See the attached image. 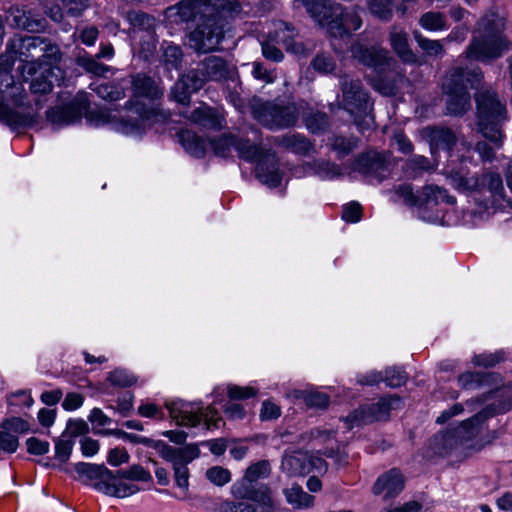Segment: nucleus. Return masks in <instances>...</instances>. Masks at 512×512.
<instances>
[{
  "label": "nucleus",
  "mask_w": 512,
  "mask_h": 512,
  "mask_svg": "<svg viewBox=\"0 0 512 512\" xmlns=\"http://www.w3.org/2000/svg\"><path fill=\"white\" fill-rule=\"evenodd\" d=\"M89 99L85 92H80L73 101L63 107H56L47 111V119L59 126L70 125L78 122L83 113L86 119L94 126H110L111 129L130 136L141 135L148 125L152 112L139 101L128 102L125 115L112 113L106 108L87 111Z\"/></svg>",
  "instance_id": "1"
},
{
  "label": "nucleus",
  "mask_w": 512,
  "mask_h": 512,
  "mask_svg": "<svg viewBox=\"0 0 512 512\" xmlns=\"http://www.w3.org/2000/svg\"><path fill=\"white\" fill-rule=\"evenodd\" d=\"M352 35L332 34L331 44L338 52L349 50L355 59L374 69L376 77L372 85L375 90L385 96L395 95L406 81L402 68L388 55V51L356 42Z\"/></svg>",
  "instance_id": "2"
},
{
  "label": "nucleus",
  "mask_w": 512,
  "mask_h": 512,
  "mask_svg": "<svg viewBox=\"0 0 512 512\" xmlns=\"http://www.w3.org/2000/svg\"><path fill=\"white\" fill-rule=\"evenodd\" d=\"M483 78L480 68L464 69L453 67L445 76L442 89L446 95V112L449 115H463L471 108L469 88L476 89Z\"/></svg>",
  "instance_id": "3"
},
{
  "label": "nucleus",
  "mask_w": 512,
  "mask_h": 512,
  "mask_svg": "<svg viewBox=\"0 0 512 512\" xmlns=\"http://www.w3.org/2000/svg\"><path fill=\"white\" fill-rule=\"evenodd\" d=\"M339 85L341 90L339 106L354 117L360 132L370 130L374 124L371 115L372 103L361 81L349 75H343L340 77Z\"/></svg>",
  "instance_id": "4"
},
{
  "label": "nucleus",
  "mask_w": 512,
  "mask_h": 512,
  "mask_svg": "<svg viewBox=\"0 0 512 512\" xmlns=\"http://www.w3.org/2000/svg\"><path fill=\"white\" fill-rule=\"evenodd\" d=\"M311 17L320 28L351 32L360 29L362 20L355 10L344 9L339 4H331L328 0H302Z\"/></svg>",
  "instance_id": "5"
},
{
  "label": "nucleus",
  "mask_w": 512,
  "mask_h": 512,
  "mask_svg": "<svg viewBox=\"0 0 512 512\" xmlns=\"http://www.w3.org/2000/svg\"><path fill=\"white\" fill-rule=\"evenodd\" d=\"M475 101L479 131L486 139L500 145L503 138L501 126L507 119L505 104L491 90L477 93Z\"/></svg>",
  "instance_id": "6"
},
{
  "label": "nucleus",
  "mask_w": 512,
  "mask_h": 512,
  "mask_svg": "<svg viewBox=\"0 0 512 512\" xmlns=\"http://www.w3.org/2000/svg\"><path fill=\"white\" fill-rule=\"evenodd\" d=\"M166 407L169 410L170 416L179 425L195 427L204 420L207 429H210L212 427H219L221 422V417L215 408L211 406L203 408L201 403L177 400L167 402Z\"/></svg>",
  "instance_id": "7"
},
{
  "label": "nucleus",
  "mask_w": 512,
  "mask_h": 512,
  "mask_svg": "<svg viewBox=\"0 0 512 512\" xmlns=\"http://www.w3.org/2000/svg\"><path fill=\"white\" fill-rule=\"evenodd\" d=\"M252 115L260 124L272 130L293 126L298 120L294 105L280 106L271 102L255 101Z\"/></svg>",
  "instance_id": "8"
},
{
  "label": "nucleus",
  "mask_w": 512,
  "mask_h": 512,
  "mask_svg": "<svg viewBox=\"0 0 512 512\" xmlns=\"http://www.w3.org/2000/svg\"><path fill=\"white\" fill-rule=\"evenodd\" d=\"M511 43L502 34H478L466 50V58L488 62L508 51Z\"/></svg>",
  "instance_id": "9"
},
{
  "label": "nucleus",
  "mask_w": 512,
  "mask_h": 512,
  "mask_svg": "<svg viewBox=\"0 0 512 512\" xmlns=\"http://www.w3.org/2000/svg\"><path fill=\"white\" fill-rule=\"evenodd\" d=\"M400 405L401 399L395 395L383 397L376 403L360 406L347 416L346 421L349 427L352 428L374 421L387 420L390 416V411L398 409Z\"/></svg>",
  "instance_id": "10"
},
{
  "label": "nucleus",
  "mask_w": 512,
  "mask_h": 512,
  "mask_svg": "<svg viewBox=\"0 0 512 512\" xmlns=\"http://www.w3.org/2000/svg\"><path fill=\"white\" fill-rule=\"evenodd\" d=\"M200 450L195 444H188L184 447L175 448L169 445V451L161 457L172 463L176 485L181 489H187L189 482V470L187 464L196 459Z\"/></svg>",
  "instance_id": "11"
},
{
  "label": "nucleus",
  "mask_w": 512,
  "mask_h": 512,
  "mask_svg": "<svg viewBox=\"0 0 512 512\" xmlns=\"http://www.w3.org/2000/svg\"><path fill=\"white\" fill-rule=\"evenodd\" d=\"M0 122L11 130H17L31 126L35 122L34 114L23 105L11 107L0 96Z\"/></svg>",
  "instance_id": "12"
},
{
  "label": "nucleus",
  "mask_w": 512,
  "mask_h": 512,
  "mask_svg": "<svg viewBox=\"0 0 512 512\" xmlns=\"http://www.w3.org/2000/svg\"><path fill=\"white\" fill-rule=\"evenodd\" d=\"M354 169L380 182L389 173V162L382 154L369 152L356 159Z\"/></svg>",
  "instance_id": "13"
},
{
  "label": "nucleus",
  "mask_w": 512,
  "mask_h": 512,
  "mask_svg": "<svg viewBox=\"0 0 512 512\" xmlns=\"http://www.w3.org/2000/svg\"><path fill=\"white\" fill-rule=\"evenodd\" d=\"M204 84L205 79L200 77L199 71L190 70L174 84L171 89V96L177 103L188 105L191 94L200 90Z\"/></svg>",
  "instance_id": "14"
},
{
  "label": "nucleus",
  "mask_w": 512,
  "mask_h": 512,
  "mask_svg": "<svg viewBox=\"0 0 512 512\" xmlns=\"http://www.w3.org/2000/svg\"><path fill=\"white\" fill-rule=\"evenodd\" d=\"M446 178L449 184L460 193H478L480 175L470 174L464 167L448 170Z\"/></svg>",
  "instance_id": "15"
},
{
  "label": "nucleus",
  "mask_w": 512,
  "mask_h": 512,
  "mask_svg": "<svg viewBox=\"0 0 512 512\" xmlns=\"http://www.w3.org/2000/svg\"><path fill=\"white\" fill-rule=\"evenodd\" d=\"M404 488L403 475L397 469L381 475L374 484L373 492L375 495H382L385 499L395 497Z\"/></svg>",
  "instance_id": "16"
},
{
  "label": "nucleus",
  "mask_w": 512,
  "mask_h": 512,
  "mask_svg": "<svg viewBox=\"0 0 512 512\" xmlns=\"http://www.w3.org/2000/svg\"><path fill=\"white\" fill-rule=\"evenodd\" d=\"M311 461L306 452L301 450L285 452L281 470L289 477L303 476L310 472Z\"/></svg>",
  "instance_id": "17"
},
{
  "label": "nucleus",
  "mask_w": 512,
  "mask_h": 512,
  "mask_svg": "<svg viewBox=\"0 0 512 512\" xmlns=\"http://www.w3.org/2000/svg\"><path fill=\"white\" fill-rule=\"evenodd\" d=\"M256 177L269 187H277L281 183L282 173L274 153H267L260 159L256 167Z\"/></svg>",
  "instance_id": "18"
},
{
  "label": "nucleus",
  "mask_w": 512,
  "mask_h": 512,
  "mask_svg": "<svg viewBox=\"0 0 512 512\" xmlns=\"http://www.w3.org/2000/svg\"><path fill=\"white\" fill-rule=\"evenodd\" d=\"M422 137L429 142L432 153L436 149L450 150L457 141L454 132L445 127H425Z\"/></svg>",
  "instance_id": "19"
},
{
  "label": "nucleus",
  "mask_w": 512,
  "mask_h": 512,
  "mask_svg": "<svg viewBox=\"0 0 512 512\" xmlns=\"http://www.w3.org/2000/svg\"><path fill=\"white\" fill-rule=\"evenodd\" d=\"M76 472L85 478V482L98 491V486L108 484L113 479V471L104 465L80 462L75 465Z\"/></svg>",
  "instance_id": "20"
},
{
  "label": "nucleus",
  "mask_w": 512,
  "mask_h": 512,
  "mask_svg": "<svg viewBox=\"0 0 512 512\" xmlns=\"http://www.w3.org/2000/svg\"><path fill=\"white\" fill-rule=\"evenodd\" d=\"M491 414L482 411L472 418L464 421L461 426L453 429L455 433H457V438L459 439V443L462 447L465 448H475V445L470 443L472 440L476 438L481 430V424L487 419Z\"/></svg>",
  "instance_id": "21"
},
{
  "label": "nucleus",
  "mask_w": 512,
  "mask_h": 512,
  "mask_svg": "<svg viewBox=\"0 0 512 512\" xmlns=\"http://www.w3.org/2000/svg\"><path fill=\"white\" fill-rule=\"evenodd\" d=\"M456 198L449 195L447 190L437 185H427L420 192L419 206L426 209H433L441 205L453 206Z\"/></svg>",
  "instance_id": "22"
},
{
  "label": "nucleus",
  "mask_w": 512,
  "mask_h": 512,
  "mask_svg": "<svg viewBox=\"0 0 512 512\" xmlns=\"http://www.w3.org/2000/svg\"><path fill=\"white\" fill-rule=\"evenodd\" d=\"M478 193H489L491 204H498L505 200V189L502 177L499 173L493 171H485L480 175Z\"/></svg>",
  "instance_id": "23"
},
{
  "label": "nucleus",
  "mask_w": 512,
  "mask_h": 512,
  "mask_svg": "<svg viewBox=\"0 0 512 512\" xmlns=\"http://www.w3.org/2000/svg\"><path fill=\"white\" fill-rule=\"evenodd\" d=\"M189 120L204 128L220 130L223 127L224 117L218 109L202 104L192 111Z\"/></svg>",
  "instance_id": "24"
},
{
  "label": "nucleus",
  "mask_w": 512,
  "mask_h": 512,
  "mask_svg": "<svg viewBox=\"0 0 512 512\" xmlns=\"http://www.w3.org/2000/svg\"><path fill=\"white\" fill-rule=\"evenodd\" d=\"M22 29L25 32H39L41 23L38 20L31 21L22 10H11L5 17L0 15V30Z\"/></svg>",
  "instance_id": "25"
},
{
  "label": "nucleus",
  "mask_w": 512,
  "mask_h": 512,
  "mask_svg": "<svg viewBox=\"0 0 512 512\" xmlns=\"http://www.w3.org/2000/svg\"><path fill=\"white\" fill-rule=\"evenodd\" d=\"M87 0H47L46 9L49 17L55 21H62L64 14L62 9L65 8L71 15H79L87 8Z\"/></svg>",
  "instance_id": "26"
},
{
  "label": "nucleus",
  "mask_w": 512,
  "mask_h": 512,
  "mask_svg": "<svg viewBox=\"0 0 512 512\" xmlns=\"http://www.w3.org/2000/svg\"><path fill=\"white\" fill-rule=\"evenodd\" d=\"M203 69L199 72L200 77L206 81H221L228 79L232 70L220 57L210 56L202 62Z\"/></svg>",
  "instance_id": "27"
},
{
  "label": "nucleus",
  "mask_w": 512,
  "mask_h": 512,
  "mask_svg": "<svg viewBox=\"0 0 512 512\" xmlns=\"http://www.w3.org/2000/svg\"><path fill=\"white\" fill-rule=\"evenodd\" d=\"M224 512H273V506L267 493H261L256 500L226 503Z\"/></svg>",
  "instance_id": "28"
},
{
  "label": "nucleus",
  "mask_w": 512,
  "mask_h": 512,
  "mask_svg": "<svg viewBox=\"0 0 512 512\" xmlns=\"http://www.w3.org/2000/svg\"><path fill=\"white\" fill-rule=\"evenodd\" d=\"M199 12L198 0H183L165 11V17L171 23L188 22Z\"/></svg>",
  "instance_id": "29"
},
{
  "label": "nucleus",
  "mask_w": 512,
  "mask_h": 512,
  "mask_svg": "<svg viewBox=\"0 0 512 512\" xmlns=\"http://www.w3.org/2000/svg\"><path fill=\"white\" fill-rule=\"evenodd\" d=\"M224 34H187L186 44L199 53H208L219 49Z\"/></svg>",
  "instance_id": "30"
},
{
  "label": "nucleus",
  "mask_w": 512,
  "mask_h": 512,
  "mask_svg": "<svg viewBox=\"0 0 512 512\" xmlns=\"http://www.w3.org/2000/svg\"><path fill=\"white\" fill-rule=\"evenodd\" d=\"M283 494L286 502L292 506L293 509L305 510L314 505L315 497L306 493L303 488L293 483L290 487L283 489Z\"/></svg>",
  "instance_id": "31"
},
{
  "label": "nucleus",
  "mask_w": 512,
  "mask_h": 512,
  "mask_svg": "<svg viewBox=\"0 0 512 512\" xmlns=\"http://www.w3.org/2000/svg\"><path fill=\"white\" fill-rule=\"evenodd\" d=\"M499 375L490 372H465L458 377V383L465 389H476L480 387H491L498 382Z\"/></svg>",
  "instance_id": "32"
},
{
  "label": "nucleus",
  "mask_w": 512,
  "mask_h": 512,
  "mask_svg": "<svg viewBox=\"0 0 512 512\" xmlns=\"http://www.w3.org/2000/svg\"><path fill=\"white\" fill-rule=\"evenodd\" d=\"M122 479L123 478H120L116 472H113V479L110 480L108 484H101L98 486V491L118 498L129 497L140 491V488L137 485L128 484L121 481Z\"/></svg>",
  "instance_id": "33"
},
{
  "label": "nucleus",
  "mask_w": 512,
  "mask_h": 512,
  "mask_svg": "<svg viewBox=\"0 0 512 512\" xmlns=\"http://www.w3.org/2000/svg\"><path fill=\"white\" fill-rule=\"evenodd\" d=\"M107 435H116L119 438H122L124 441L134 443V444H143L147 447H151L155 449L159 455L161 456L163 453H165V456L167 455V452L169 451V445L162 441V440H152L149 438H146L144 436H140L134 433H127L121 430H107L103 432Z\"/></svg>",
  "instance_id": "34"
},
{
  "label": "nucleus",
  "mask_w": 512,
  "mask_h": 512,
  "mask_svg": "<svg viewBox=\"0 0 512 512\" xmlns=\"http://www.w3.org/2000/svg\"><path fill=\"white\" fill-rule=\"evenodd\" d=\"M183 148L192 156L203 157L206 150V140L191 130H181L178 133Z\"/></svg>",
  "instance_id": "35"
},
{
  "label": "nucleus",
  "mask_w": 512,
  "mask_h": 512,
  "mask_svg": "<svg viewBox=\"0 0 512 512\" xmlns=\"http://www.w3.org/2000/svg\"><path fill=\"white\" fill-rule=\"evenodd\" d=\"M275 143L299 155H306L312 149L309 140L300 134L278 136L275 138Z\"/></svg>",
  "instance_id": "36"
},
{
  "label": "nucleus",
  "mask_w": 512,
  "mask_h": 512,
  "mask_svg": "<svg viewBox=\"0 0 512 512\" xmlns=\"http://www.w3.org/2000/svg\"><path fill=\"white\" fill-rule=\"evenodd\" d=\"M132 84L134 95L136 97L156 99L162 95L161 90L148 76L138 74L133 78Z\"/></svg>",
  "instance_id": "37"
},
{
  "label": "nucleus",
  "mask_w": 512,
  "mask_h": 512,
  "mask_svg": "<svg viewBox=\"0 0 512 512\" xmlns=\"http://www.w3.org/2000/svg\"><path fill=\"white\" fill-rule=\"evenodd\" d=\"M127 20L134 32H151L158 29V21L151 15L141 11H131L127 14Z\"/></svg>",
  "instance_id": "38"
},
{
  "label": "nucleus",
  "mask_w": 512,
  "mask_h": 512,
  "mask_svg": "<svg viewBox=\"0 0 512 512\" xmlns=\"http://www.w3.org/2000/svg\"><path fill=\"white\" fill-rule=\"evenodd\" d=\"M432 444L435 448V452L440 455H445L460 447L457 433L454 430H449L444 433H439L432 439Z\"/></svg>",
  "instance_id": "39"
},
{
  "label": "nucleus",
  "mask_w": 512,
  "mask_h": 512,
  "mask_svg": "<svg viewBox=\"0 0 512 512\" xmlns=\"http://www.w3.org/2000/svg\"><path fill=\"white\" fill-rule=\"evenodd\" d=\"M419 25L424 30L441 31L448 29L446 16L438 11H429L424 13L419 19Z\"/></svg>",
  "instance_id": "40"
},
{
  "label": "nucleus",
  "mask_w": 512,
  "mask_h": 512,
  "mask_svg": "<svg viewBox=\"0 0 512 512\" xmlns=\"http://www.w3.org/2000/svg\"><path fill=\"white\" fill-rule=\"evenodd\" d=\"M232 493L236 498L249 501L256 500L261 493L266 492L256 489L253 483L244 477L241 481L233 484Z\"/></svg>",
  "instance_id": "41"
},
{
  "label": "nucleus",
  "mask_w": 512,
  "mask_h": 512,
  "mask_svg": "<svg viewBox=\"0 0 512 512\" xmlns=\"http://www.w3.org/2000/svg\"><path fill=\"white\" fill-rule=\"evenodd\" d=\"M294 396L303 399L309 407L325 408L329 403V397L322 392L313 390H295Z\"/></svg>",
  "instance_id": "42"
},
{
  "label": "nucleus",
  "mask_w": 512,
  "mask_h": 512,
  "mask_svg": "<svg viewBox=\"0 0 512 512\" xmlns=\"http://www.w3.org/2000/svg\"><path fill=\"white\" fill-rule=\"evenodd\" d=\"M300 34H290L283 39V46L289 53L296 55H306L311 52L314 48L312 43H304L298 39Z\"/></svg>",
  "instance_id": "43"
},
{
  "label": "nucleus",
  "mask_w": 512,
  "mask_h": 512,
  "mask_svg": "<svg viewBox=\"0 0 512 512\" xmlns=\"http://www.w3.org/2000/svg\"><path fill=\"white\" fill-rule=\"evenodd\" d=\"M116 473L120 478L131 481L152 482L151 473L139 464H134L128 468L117 470Z\"/></svg>",
  "instance_id": "44"
},
{
  "label": "nucleus",
  "mask_w": 512,
  "mask_h": 512,
  "mask_svg": "<svg viewBox=\"0 0 512 512\" xmlns=\"http://www.w3.org/2000/svg\"><path fill=\"white\" fill-rule=\"evenodd\" d=\"M357 144L358 140L355 137L334 136L331 139L332 150L336 152L338 158L347 156L357 147Z\"/></svg>",
  "instance_id": "45"
},
{
  "label": "nucleus",
  "mask_w": 512,
  "mask_h": 512,
  "mask_svg": "<svg viewBox=\"0 0 512 512\" xmlns=\"http://www.w3.org/2000/svg\"><path fill=\"white\" fill-rule=\"evenodd\" d=\"M391 43L396 53L404 62H415V55L408 47L405 34H391Z\"/></svg>",
  "instance_id": "46"
},
{
  "label": "nucleus",
  "mask_w": 512,
  "mask_h": 512,
  "mask_svg": "<svg viewBox=\"0 0 512 512\" xmlns=\"http://www.w3.org/2000/svg\"><path fill=\"white\" fill-rule=\"evenodd\" d=\"M91 89L100 98L107 101H117L124 97L123 90L114 84L103 83L96 86L91 85Z\"/></svg>",
  "instance_id": "47"
},
{
  "label": "nucleus",
  "mask_w": 512,
  "mask_h": 512,
  "mask_svg": "<svg viewBox=\"0 0 512 512\" xmlns=\"http://www.w3.org/2000/svg\"><path fill=\"white\" fill-rule=\"evenodd\" d=\"M506 360V353L503 350L496 352H485L473 357V364L476 366L493 367Z\"/></svg>",
  "instance_id": "48"
},
{
  "label": "nucleus",
  "mask_w": 512,
  "mask_h": 512,
  "mask_svg": "<svg viewBox=\"0 0 512 512\" xmlns=\"http://www.w3.org/2000/svg\"><path fill=\"white\" fill-rule=\"evenodd\" d=\"M74 443V440L69 438L67 434H62L55 444V458L61 463L67 462L70 458Z\"/></svg>",
  "instance_id": "49"
},
{
  "label": "nucleus",
  "mask_w": 512,
  "mask_h": 512,
  "mask_svg": "<svg viewBox=\"0 0 512 512\" xmlns=\"http://www.w3.org/2000/svg\"><path fill=\"white\" fill-rule=\"evenodd\" d=\"M485 32H502L506 29V19L497 12H489L482 19Z\"/></svg>",
  "instance_id": "50"
},
{
  "label": "nucleus",
  "mask_w": 512,
  "mask_h": 512,
  "mask_svg": "<svg viewBox=\"0 0 512 512\" xmlns=\"http://www.w3.org/2000/svg\"><path fill=\"white\" fill-rule=\"evenodd\" d=\"M371 13L382 20H388L392 15L393 0H369Z\"/></svg>",
  "instance_id": "51"
},
{
  "label": "nucleus",
  "mask_w": 512,
  "mask_h": 512,
  "mask_svg": "<svg viewBox=\"0 0 512 512\" xmlns=\"http://www.w3.org/2000/svg\"><path fill=\"white\" fill-rule=\"evenodd\" d=\"M206 478L216 486H224L231 481V472L222 466H213L206 471Z\"/></svg>",
  "instance_id": "52"
},
{
  "label": "nucleus",
  "mask_w": 512,
  "mask_h": 512,
  "mask_svg": "<svg viewBox=\"0 0 512 512\" xmlns=\"http://www.w3.org/2000/svg\"><path fill=\"white\" fill-rule=\"evenodd\" d=\"M315 173L324 180H332L341 175L340 168L328 161H315Z\"/></svg>",
  "instance_id": "53"
},
{
  "label": "nucleus",
  "mask_w": 512,
  "mask_h": 512,
  "mask_svg": "<svg viewBox=\"0 0 512 512\" xmlns=\"http://www.w3.org/2000/svg\"><path fill=\"white\" fill-rule=\"evenodd\" d=\"M395 195L408 206H419L420 192L415 193L410 184L397 186Z\"/></svg>",
  "instance_id": "54"
},
{
  "label": "nucleus",
  "mask_w": 512,
  "mask_h": 512,
  "mask_svg": "<svg viewBox=\"0 0 512 512\" xmlns=\"http://www.w3.org/2000/svg\"><path fill=\"white\" fill-rule=\"evenodd\" d=\"M384 382L387 386L396 388L404 385L407 381V374L400 368H387L383 372Z\"/></svg>",
  "instance_id": "55"
},
{
  "label": "nucleus",
  "mask_w": 512,
  "mask_h": 512,
  "mask_svg": "<svg viewBox=\"0 0 512 512\" xmlns=\"http://www.w3.org/2000/svg\"><path fill=\"white\" fill-rule=\"evenodd\" d=\"M306 127L312 133H319L328 127V117L323 112H315L305 119Z\"/></svg>",
  "instance_id": "56"
},
{
  "label": "nucleus",
  "mask_w": 512,
  "mask_h": 512,
  "mask_svg": "<svg viewBox=\"0 0 512 512\" xmlns=\"http://www.w3.org/2000/svg\"><path fill=\"white\" fill-rule=\"evenodd\" d=\"M270 473V465L267 461H259L251 466H249L245 473V478L252 483L257 481L260 478L267 477Z\"/></svg>",
  "instance_id": "57"
},
{
  "label": "nucleus",
  "mask_w": 512,
  "mask_h": 512,
  "mask_svg": "<svg viewBox=\"0 0 512 512\" xmlns=\"http://www.w3.org/2000/svg\"><path fill=\"white\" fill-rule=\"evenodd\" d=\"M267 36H271V34ZM258 40L261 43L262 53L265 58L275 62H279L283 59L282 51L274 45V40L271 37H268V39L262 37L258 38Z\"/></svg>",
  "instance_id": "58"
},
{
  "label": "nucleus",
  "mask_w": 512,
  "mask_h": 512,
  "mask_svg": "<svg viewBox=\"0 0 512 512\" xmlns=\"http://www.w3.org/2000/svg\"><path fill=\"white\" fill-rule=\"evenodd\" d=\"M1 428L17 436L18 434L27 433L30 430V424L20 417H11L1 424Z\"/></svg>",
  "instance_id": "59"
},
{
  "label": "nucleus",
  "mask_w": 512,
  "mask_h": 512,
  "mask_svg": "<svg viewBox=\"0 0 512 512\" xmlns=\"http://www.w3.org/2000/svg\"><path fill=\"white\" fill-rule=\"evenodd\" d=\"M78 63L87 72L97 76H103L110 68L104 64L98 63L94 58L82 56L78 59Z\"/></svg>",
  "instance_id": "60"
},
{
  "label": "nucleus",
  "mask_w": 512,
  "mask_h": 512,
  "mask_svg": "<svg viewBox=\"0 0 512 512\" xmlns=\"http://www.w3.org/2000/svg\"><path fill=\"white\" fill-rule=\"evenodd\" d=\"M418 45L430 56H438L442 54L443 47L440 41L430 40L422 34H415Z\"/></svg>",
  "instance_id": "61"
},
{
  "label": "nucleus",
  "mask_w": 512,
  "mask_h": 512,
  "mask_svg": "<svg viewBox=\"0 0 512 512\" xmlns=\"http://www.w3.org/2000/svg\"><path fill=\"white\" fill-rule=\"evenodd\" d=\"M54 84L52 79H49L48 76L42 73L32 80L30 89L34 94H48L52 91ZM56 84L60 85V83Z\"/></svg>",
  "instance_id": "62"
},
{
  "label": "nucleus",
  "mask_w": 512,
  "mask_h": 512,
  "mask_svg": "<svg viewBox=\"0 0 512 512\" xmlns=\"http://www.w3.org/2000/svg\"><path fill=\"white\" fill-rule=\"evenodd\" d=\"M108 380L113 384L120 387H128L135 383V377L128 371L123 369H116L109 374Z\"/></svg>",
  "instance_id": "63"
},
{
  "label": "nucleus",
  "mask_w": 512,
  "mask_h": 512,
  "mask_svg": "<svg viewBox=\"0 0 512 512\" xmlns=\"http://www.w3.org/2000/svg\"><path fill=\"white\" fill-rule=\"evenodd\" d=\"M211 145L216 155L226 157L230 153L231 148H234V136H221L217 140L211 141Z\"/></svg>",
  "instance_id": "64"
}]
</instances>
